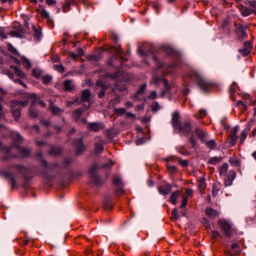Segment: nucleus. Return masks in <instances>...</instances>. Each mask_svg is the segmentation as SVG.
Instances as JSON below:
<instances>
[{
    "label": "nucleus",
    "mask_w": 256,
    "mask_h": 256,
    "mask_svg": "<svg viewBox=\"0 0 256 256\" xmlns=\"http://www.w3.org/2000/svg\"><path fill=\"white\" fill-rule=\"evenodd\" d=\"M220 177H224L225 187H231L233 182L237 178V172L235 170H229V164L224 163L218 168Z\"/></svg>",
    "instance_id": "obj_1"
},
{
    "label": "nucleus",
    "mask_w": 256,
    "mask_h": 256,
    "mask_svg": "<svg viewBox=\"0 0 256 256\" xmlns=\"http://www.w3.org/2000/svg\"><path fill=\"white\" fill-rule=\"evenodd\" d=\"M29 105V101L19 102L17 100L12 101L11 103V111L15 121L21 117V107H27Z\"/></svg>",
    "instance_id": "obj_2"
},
{
    "label": "nucleus",
    "mask_w": 256,
    "mask_h": 256,
    "mask_svg": "<svg viewBox=\"0 0 256 256\" xmlns=\"http://www.w3.org/2000/svg\"><path fill=\"white\" fill-rule=\"evenodd\" d=\"M194 76L196 78V82L198 84V87L202 91H207L208 87H211L213 85V82L209 81L201 72H194Z\"/></svg>",
    "instance_id": "obj_3"
},
{
    "label": "nucleus",
    "mask_w": 256,
    "mask_h": 256,
    "mask_svg": "<svg viewBox=\"0 0 256 256\" xmlns=\"http://www.w3.org/2000/svg\"><path fill=\"white\" fill-rule=\"evenodd\" d=\"M218 226L223 231L225 237H231V235H233V228L231 223H229L227 220H219Z\"/></svg>",
    "instance_id": "obj_4"
},
{
    "label": "nucleus",
    "mask_w": 256,
    "mask_h": 256,
    "mask_svg": "<svg viewBox=\"0 0 256 256\" xmlns=\"http://www.w3.org/2000/svg\"><path fill=\"white\" fill-rule=\"evenodd\" d=\"M89 177L95 185H101V178L97 175V165H93L89 170Z\"/></svg>",
    "instance_id": "obj_5"
},
{
    "label": "nucleus",
    "mask_w": 256,
    "mask_h": 256,
    "mask_svg": "<svg viewBox=\"0 0 256 256\" xmlns=\"http://www.w3.org/2000/svg\"><path fill=\"white\" fill-rule=\"evenodd\" d=\"M237 133H239V126H235L231 129L228 139L230 141V147L237 145Z\"/></svg>",
    "instance_id": "obj_6"
},
{
    "label": "nucleus",
    "mask_w": 256,
    "mask_h": 256,
    "mask_svg": "<svg viewBox=\"0 0 256 256\" xmlns=\"http://www.w3.org/2000/svg\"><path fill=\"white\" fill-rule=\"evenodd\" d=\"M252 125H256V119L255 118L250 120L248 122L247 128L244 131L241 132V136H240L241 143H244L245 140L247 139V131H249L251 129Z\"/></svg>",
    "instance_id": "obj_7"
},
{
    "label": "nucleus",
    "mask_w": 256,
    "mask_h": 256,
    "mask_svg": "<svg viewBox=\"0 0 256 256\" xmlns=\"http://www.w3.org/2000/svg\"><path fill=\"white\" fill-rule=\"evenodd\" d=\"M178 128L182 135H189V133L192 131L191 122H184V124Z\"/></svg>",
    "instance_id": "obj_8"
},
{
    "label": "nucleus",
    "mask_w": 256,
    "mask_h": 256,
    "mask_svg": "<svg viewBox=\"0 0 256 256\" xmlns=\"http://www.w3.org/2000/svg\"><path fill=\"white\" fill-rule=\"evenodd\" d=\"M87 128L89 129V131H94L95 133H97V131H101V129H104V126L101 123L92 122L87 125Z\"/></svg>",
    "instance_id": "obj_9"
},
{
    "label": "nucleus",
    "mask_w": 256,
    "mask_h": 256,
    "mask_svg": "<svg viewBox=\"0 0 256 256\" xmlns=\"http://www.w3.org/2000/svg\"><path fill=\"white\" fill-rule=\"evenodd\" d=\"M89 99H91V92L89 90L82 91V101L83 103H87L86 107L89 109L91 107V103H89Z\"/></svg>",
    "instance_id": "obj_10"
},
{
    "label": "nucleus",
    "mask_w": 256,
    "mask_h": 256,
    "mask_svg": "<svg viewBox=\"0 0 256 256\" xmlns=\"http://www.w3.org/2000/svg\"><path fill=\"white\" fill-rule=\"evenodd\" d=\"M9 35L10 37H16L18 39H21L25 35V30L19 27L17 30L10 31Z\"/></svg>",
    "instance_id": "obj_11"
},
{
    "label": "nucleus",
    "mask_w": 256,
    "mask_h": 256,
    "mask_svg": "<svg viewBox=\"0 0 256 256\" xmlns=\"http://www.w3.org/2000/svg\"><path fill=\"white\" fill-rule=\"evenodd\" d=\"M251 49H252L251 43L245 42L244 49H240L239 52L241 53V55H243V57H247V55L251 53Z\"/></svg>",
    "instance_id": "obj_12"
},
{
    "label": "nucleus",
    "mask_w": 256,
    "mask_h": 256,
    "mask_svg": "<svg viewBox=\"0 0 256 256\" xmlns=\"http://www.w3.org/2000/svg\"><path fill=\"white\" fill-rule=\"evenodd\" d=\"M171 189H172V187L169 184H166L165 186L158 187L159 193L161 195H169V193H171Z\"/></svg>",
    "instance_id": "obj_13"
},
{
    "label": "nucleus",
    "mask_w": 256,
    "mask_h": 256,
    "mask_svg": "<svg viewBox=\"0 0 256 256\" xmlns=\"http://www.w3.org/2000/svg\"><path fill=\"white\" fill-rule=\"evenodd\" d=\"M206 215L210 217V219H215V217H219V212H217L215 209L207 208Z\"/></svg>",
    "instance_id": "obj_14"
},
{
    "label": "nucleus",
    "mask_w": 256,
    "mask_h": 256,
    "mask_svg": "<svg viewBox=\"0 0 256 256\" xmlns=\"http://www.w3.org/2000/svg\"><path fill=\"white\" fill-rule=\"evenodd\" d=\"M30 99L32 100V105H36V103H38V105H40L42 107H47V104H45V102L37 99V96L35 94L30 95Z\"/></svg>",
    "instance_id": "obj_15"
},
{
    "label": "nucleus",
    "mask_w": 256,
    "mask_h": 256,
    "mask_svg": "<svg viewBox=\"0 0 256 256\" xmlns=\"http://www.w3.org/2000/svg\"><path fill=\"white\" fill-rule=\"evenodd\" d=\"M229 163L232 165V167H241V159L237 157H230Z\"/></svg>",
    "instance_id": "obj_16"
},
{
    "label": "nucleus",
    "mask_w": 256,
    "mask_h": 256,
    "mask_svg": "<svg viewBox=\"0 0 256 256\" xmlns=\"http://www.w3.org/2000/svg\"><path fill=\"white\" fill-rule=\"evenodd\" d=\"M223 161V157L221 156H215V157H212L208 160V163L210 165H219V163H221Z\"/></svg>",
    "instance_id": "obj_17"
},
{
    "label": "nucleus",
    "mask_w": 256,
    "mask_h": 256,
    "mask_svg": "<svg viewBox=\"0 0 256 256\" xmlns=\"http://www.w3.org/2000/svg\"><path fill=\"white\" fill-rule=\"evenodd\" d=\"M179 195V191H175L171 194L170 203H172V205H177V199H179Z\"/></svg>",
    "instance_id": "obj_18"
},
{
    "label": "nucleus",
    "mask_w": 256,
    "mask_h": 256,
    "mask_svg": "<svg viewBox=\"0 0 256 256\" xmlns=\"http://www.w3.org/2000/svg\"><path fill=\"white\" fill-rule=\"evenodd\" d=\"M240 12L244 17H248V15H251L253 13V10L245 6H240Z\"/></svg>",
    "instance_id": "obj_19"
},
{
    "label": "nucleus",
    "mask_w": 256,
    "mask_h": 256,
    "mask_svg": "<svg viewBox=\"0 0 256 256\" xmlns=\"http://www.w3.org/2000/svg\"><path fill=\"white\" fill-rule=\"evenodd\" d=\"M172 125L174 127H180L179 125V112H175L172 116Z\"/></svg>",
    "instance_id": "obj_20"
},
{
    "label": "nucleus",
    "mask_w": 256,
    "mask_h": 256,
    "mask_svg": "<svg viewBox=\"0 0 256 256\" xmlns=\"http://www.w3.org/2000/svg\"><path fill=\"white\" fill-rule=\"evenodd\" d=\"M76 149L77 153H83L85 151V144H83L81 139L77 140Z\"/></svg>",
    "instance_id": "obj_21"
},
{
    "label": "nucleus",
    "mask_w": 256,
    "mask_h": 256,
    "mask_svg": "<svg viewBox=\"0 0 256 256\" xmlns=\"http://www.w3.org/2000/svg\"><path fill=\"white\" fill-rule=\"evenodd\" d=\"M196 135L202 141V143H205V137H207V133L203 132V130L196 129Z\"/></svg>",
    "instance_id": "obj_22"
},
{
    "label": "nucleus",
    "mask_w": 256,
    "mask_h": 256,
    "mask_svg": "<svg viewBox=\"0 0 256 256\" xmlns=\"http://www.w3.org/2000/svg\"><path fill=\"white\" fill-rule=\"evenodd\" d=\"M19 157H29L31 155V150L26 149V148H19Z\"/></svg>",
    "instance_id": "obj_23"
},
{
    "label": "nucleus",
    "mask_w": 256,
    "mask_h": 256,
    "mask_svg": "<svg viewBox=\"0 0 256 256\" xmlns=\"http://www.w3.org/2000/svg\"><path fill=\"white\" fill-rule=\"evenodd\" d=\"M75 4V0H66V3L63 6V11L67 13L71 9V5Z\"/></svg>",
    "instance_id": "obj_24"
},
{
    "label": "nucleus",
    "mask_w": 256,
    "mask_h": 256,
    "mask_svg": "<svg viewBox=\"0 0 256 256\" xmlns=\"http://www.w3.org/2000/svg\"><path fill=\"white\" fill-rule=\"evenodd\" d=\"M50 111H52L53 115H59L63 113V110H61L59 107L55 106V104L50 105Z\"/></svg>",
    "instance_id": "obj_25"
},
{
    "label": "nucleus",
    "mask_w": 256,
    "mask_h": 256,
    "mask_svg": "<svg viewBox=\"0 0 256 256\" xmlns=\"http://www.w3.org/2000/svg\"><path fill=\"white\" fill-rule=\"evenodd\" d=\"M33 31H34V39H36V41H40L42 34H41V30L37 29V27L33 26Z\"/></svg>",
    "instance_id": "obj_26"
},
{
    "label": "nucleus",
    "mask_w": 256,
    "mask_h": 256,
    "mask_svg": "<svg viewBox=\"0 0 256 256\" xmlns=\"http://www.w3.org/2000/svg\"><path fill=\"white\" fill-rule=\"evenodd\" d=\"M219 191H221V184L220 183L214 184L212 188V195L215 197L216 195H218Z\"/></svg>",
    "instance_id": "obj_27"
},
{
    "label": "nucleus",
    "mask_w": 256,
    "mask_h": 256,
    "mask_svg": "<svg viewBox=\"0 0 256 256\" xmlns=\"http://www.w3.org/2000/svg\"><path fill=\"white\" fill-rule=\"evenodd\" d=\"M204 144L206 145V147H208V149H215V147H217V143L215 142V140H205Z\"/></svg>",
    "instance_id": "obj_28"
},
{
    "label": "nucleus",
    "mask_w": 256,
    "mask_h": 256,
    "mask_svg": "<svg viewBox=\"0 0 256 256\" xmlns=\"http://www.w3.org/2000/svg\"><path fill=\"white\" fill-rule=\"evenodd\" d=\"M231 249L234 252V255H239V253H241V247H239L238 243H233Z\"/></svg>",
    "instance_id": "obj_29"
},
{
    "label": "nucleus",
    "mask_w": 256,
    "mask_h": 256,
    "mask_svg": "<svg viewBox=\"0 0 256 256\" xmlns=\"http://www.w3.org/2000/svg\"><path fill=\"white\" fill-rule=\"evenodd\" d=\"M73 87V82H71V80L64 81V89L66 91H72Z\"/></svg>",
    "instance_id": "obj_30"
},
{
    "label": "nucleus",
    "mask_w": 256,
    "mask_h": 256,
    "mask_svg": "<svg viewBox=\"0 0 256 256\" xmlns=\"http://www.w3.org/2000/svg\"><path fill=\"white\" fill-rule=\"evenodd\" d=\"M29 115L32 119H36V117L39 116V113L37 112V110L35 109V107L31 106L30 110H29Z\"/></svg>",
    "instance_id": "obj_31"
},
{
    "label": "nucleus",
    "mask_w": 256,
    "mask_h": 256,
    "mask_svg": "<svg viewBox=\"0 0 256 256\" xmlns=\"http://www.w3.org/2000/svg\"><path fill=\"white\" fill-rule=\"evenodd\" d=\"M237 33H238V36L241 37L242 39L247 37V33L245 32V29H243V27H239L237 29Z\"/></svg>",
    "instance_id": "obj_32"
},
{
    "label": "nucleus",
    "mask_w": 256,
    "mask_h": 256,
    "mask_svg": "<svg viewBox=\"0 0 256 256\" xmlns=\"http://www.w3.org/2000/svg\"><path fill=\"white\" fill-rule=\"evenodd\" d=\"M11 69H13L18 77H25V74L23 71L19 70L17 66H11Z\"/></svg>",
    "instance_id": "obj_33"
},
{
    "label": "nucleus",
    "mask_w": 256,
    "mask_h": 256,
    "mask_svg": "<svg viewBox=\"0 0 256 256\" xmlns=\"http://www.w3.org/2000/svg\"><path fill=\"white\" fill-rule=\"evenodd\" d=\"M104 147L103 144L97 143L95 145V153H103Z\"/></svg>",
    "instance_id": "obj_34"
},
{
    "label": "nucleus",
    "mask_w": 256,
    "mask_h": 256,
    "mask_svg": "<svg viewBox=\"0 0 256 256\" xmlns=\"http://www.w3.org/2000/svg\"><path fill=\"white\" fill-rule=\"evenodd\" d=\"M114 185H117V187H121L123 185V182L121 181V177L119 176H114Z\"/></svg>",
    "instance_id": "obj_35"
},
{
    "label": "nucleus",
    "mask_w": 256,
    "mask_h": 256,
    "mask_svg": "<svg viewBox=\"0 0 256 256\" xmlns=\"http://www.w3.org/2000/svg\"><path fill=\"white\" fill-rule=\"evenodd\" d=\"M177 219H179V212H178L177 208H174L172 210V220L177 221Z\"/></svg>",
    "instance_id": "obj_36"
},
{
    "label": "nucleus",
    "mask_w": 256,
    "mask_h": 256,
    "mask_svg": "<svg viewBox=\"0 0 256 256\" xmlns=\"http://www.w3.org/2000/svg\"><path fill=\"white\" fill-rule=\"evenodd\" d=\"M198 187L200 189V191H203L205 189V187H207V184L205 183V180H199L198 182Z\"/></svg>",
    "instance_id": "obj_37"
},
{
    "label": "nucleus",
    "mask_w": 256,
    "mask_h": 256,
    "mask_svg": "<svg viewBox=\"0 0 256 256\" xmlns=\"http://www.w3.org/2000/svg\"><path fill=\"white\" fill-rule=\"evenodd\" d=\"M42 81H43L44 85H49V82L53 81V77H51V76H44L42 78Z\"/></svg>",
    "instance_id": "obj_38"
},
{
    "label": "nucleus",
    "mask_w": 256,
    "mask_h": 256,
    "mask_svg": "<svg viewBox=\"0 0 256 256\" xmlns=\"http://www.w3.org/2000/svg\"><path fill=\"white\" fill-rule=\"evenodd\" d=\"M54 69H56V71L59 73H65V67L63 65H55Z\"/></svg>",
    "instance_id": "obj_39"
},
{
    "label": "nucleus",
    "mask_w": 256,
    "mask_h": 256,
    "mask_svg": "<svg viewBox=\"0 0 256 256\" xmlns=\"http://www.w3.org/2000/svg\"><path fill=\"white\" fill-rule=\"evenodd\" d=\"M145 89H147V84H143L140 89L137 91V95H142V93H145Z\"/></svg>",
    "instance_id": "obj_40"
},
{
    "label": "nucleus",
    "mask_w": 256,
    "mask_h": 256,
    "mask_svg": "<svg viewBox=\"0 0 256 256\" xmlns=\"http://www.w3.org/2000/svg\"><path fill=\"white\" fill-rule=\"evenodd\" d=\"M115 112L118 115H125L127 113V110H125V108H118V109L115 110Z\"/></svg>",
    "instance_id": "obj_41"
},
{
    "label": "nucleus",
    "mask_w": 256,
    "mask_h": 256,
    "mask_svg": "<svg viewBox=\"0 0 256 256\" xmlns=\"http://www.w3.org/2000/svg\"><path fill=\"white\" fill-rule=\"evenodd\" d=\"M23 63L25 65L26 69H31V61H29V59L24 58Z\"/></svg>",
    "instance_id": "obj_42"
},
{
    "label": "nucleus",
    "mask_w": 256,
    "mask_h": 256,
    "mask_svg": "<svg viewBox=\"0 0 256 256\" xmlns=\"http://www.w3.org/2000/svg\"><path fill=\"white\" fill-rule=\"evenodd\" d=\"M198 115H199L200 119H203V117H206V116H207V110L201 109V110L198 112Z\"/></svg>",
    "instance_id": "obj_43"
},
{
    "label": "nucleus",
    "mask_w": 256,
    "mask_h": 256,
    "mask_svg": "<svg viewBox=\"0 0 256 256\" xmlns=\"http://www.w3.org/2000/svg\"><path fill=\"white\" fill-rule=\"evenodd\" d=\"M188 202H189V198L187 196L184 197L181 203V208L183 209L184 207H187Z\"/></svg>",
    "instance_id": "obj_44"
},
{
    "label": "nucleus",
    "mask_w": 256,
    "mask_h": 256,
    "mask_svg": "<svg viewBox=\"0 0 256 256\" xmlns=\"http://www.w3.org/2000/svg\"><path fill=\"white\" fill-rule=\"evenodd\" d=\"M211 237L212 239H217V237H219V231L212 230Z\"/></svg>",
    "instance_id": "obj_45"
},
{
    "label": "nucleus",
    "mask_w": 256,
    "mask_h": 256,
    "mask_svg": "<svg viewBox=\"0 0 256 256\" xmlns=\"http://www.w3.org/2000/svg\"><path fill=\"white\" fill-rule=\"evenodd\" d=\"M33 75L36 76V77H41L42 72L39 69H34L33 70Z\"/></svg>",
    "instance_id": "obj_46"
},
{
    "label": "nucleus",
    "mask_w": 256,
    "mask_h": 256,
    "mask_svg": "<svg viewBox=\"0 0 256 256\" xmlns=\"http://www.w3.org/2000/svg\"><path fill=\"white\" fill-rule=\"evenodd\" d=\"M159 81H161V78H159L158 76H153L151 83H153L154 85H157Z\"/></svg>",
    "instance_id": "obj_47"
},
{
    "label": "nucleus",
    "mask_w": 256,
    "mask_h": 256,
    "mask_svg": "<svg viewBox=\"0 0 256 256\" xmlns=\"http://www.w3.org/2000/svg\"><path fill=\"white\" fill-rule=\"evenodd\" d=\"M167 167H168L170 173H175V171H177V167H175V166L168 164Z\"/></svg>",
    "instance_id": "obj_48"
},
{
    "label": "nucleus",
    "mask_w": 256,
    "mask_h": 256,
    "mask_svg": "<svg viewBox=\"0 0 256 256\" xmlns=\"http://www.w3.org/2000/svg\"><path fill=\"white\" fill-rule=\"evenodd\" d=\"M0 37L1 39H7V34L5 33V30L3 29L0 30Z\"/></svg>",
    "instance_id": "obj_49"
},
{
    "label": "nucleus",
    "mask_w": 256,
    "mask_h": 256,
    "mask_svg": "<svg viewBox=\"0 0 256 256\" xmlns=\"http://www.w3.org/2000/svg\"><path fill=\"white\" fill-rule=\"evenodd\" d=\"M98 87H101V89H107V86L103 83V81L97 82Z\"/></svg>",
    "instance_id": "obj_50"
},
{
    "label": "nucleus",
    "mask_w": 256,
    "mask_h": 256,
    "mask_svg": "<svg viewBox=\"0 0 256 256\" xmlns=\"http://www.w3.org/2000/svg\"><path fill=\"white\" fill-rule=\"evenodd\" d=\"M81 113H83L82 110H76V111L74 112V115H75L76 119H79V117H81Z\"/></svg>",
    "instance_id": "obj_51"
},
{
    "label": "nucleus",
    "mask_w": 256,
    "mask_h": 256,
    "mask_svg": "<svg viewBox=\"0 0 256 256\" xmlns=\"http://www.w3.org/2000/svg\"><path fill=\"white\" fill-rule=\"evenodd\" d=\"M180 165H182V167H187V165H189V162H187V160H179Z\"/></svg>",
    "instance_id": "obj_52"
},
{
    "label": "nucleus",
    "mask_w": 256,
    "mask_h": 256,
    "mask_svg": "<svg viewBox=\"0 0 256 256\" xmlns=\"http://www.w3.org/2000/svg\"><path fill=\"white\" fill-rule=\"evenodd\" d=\"M57 1L56 0H46V5H56Z\"/></svg>",
    "instance_id": "obj_53"
},
{
    "label": "nucleus",
    "mask_w": 256,
    "mask_h": 256,
    "mask_svg": "<svg viewBox=\"0 0 256 256\" xmlns=\"http://www.w3.org/2000/svg\"><path fill=\"white\" fill-rule=\"evenodd\" d=\"M9 183L12 185V187H15V185H17V182H15V179L13 177L9 178Z\"/></svg>",
    "instance_id": "obj_54"
},
{
    "label": "nucleus",
    "mask_w": 256,
    "mask_h": 256,
    "mask_svg": "<svg viewBox=\"0 0 256 256\" xmlns=\"http://www.w3.org/2000/svg\"><path fill=\"white\" fill-rule=\"evenodd\" d=\"M5 117V112H3V106L0 104V119H3Z\"/></svg>",
    "instance_id": "obj_55"
},
{
    "label": "nucleus",
    "mask_w": 256,
    "mask_h": 256,
    "mask_svg": "<svg viewBox=\"0 0 256 256\" xmlns=\"http://www.w3.org/2000/svg\"><path fill=\"white\" fill-rule=\"evenodd\" d=\"M52 61H53V63H59V61H61V59L59 58V56H53Z\"/></svg>",
    "instance_id": "obj_56"
},
{
    "label": "nucleus",
    "mask_w": 256,
    "mask_h": 256,
    "mask_svg": "<svg viewBox=\"0 0 256 256\" xmlns=\"http://www.w3.org/2000/svg\"><path fill=\"white\" fill-rule=\"evenodd\" d=\"M126 118L131 117L132 119H135V114L131 113V112H126Z\"/></svg>",
    "instance_id": "obj_57"
},
{
    "label": "nucleus",
    "mask_w": 256,
    "mask_h": 256,
    "mask_svg": "<svg viewBox=\"0 0 256 256\" xmlns=\"http://www.w3.org/2000/svg\"><path fill=\"white\" fill-rule=\"evenodd\" d=\"M190 143H191L192 147H197V141H195L194 138H190Z\"/></svg>",
    "instance_id": "obj_58"
},
{
    "label": "nucleus",
    "mask_w": 256,
    "mask_h": 256,
    "mask_svg": "<svg viewBox=\"0 0 256 256\" xmlns=\"http://www.w3.org/2000/svg\"><path fill=\"white\" fill-rule=\"evenodd\" d=\"M76 55H78L79 57H83L84 55L83 49L79 48Z\"/></svg>",
    "instance_id": "obj_59"
},
{
    "label": "nucleus",
    "mask_w": 256,
    "mask_h": 256,
    "mask_svg": "<svg viewBox=\"0 0 256 256\" xmlns=\"http://www.w3.org/2000/svg\"><path fill=\"white\" fill-rule=\"evenodd\" d=\"M156 98H157V92L156 91L151 92L150 99H156Z\"/></svg>",
    "instance_id": "obj_60"
},
{
    "label": "nucleus",
    "mask_w": 256,
    "mask_h": 256,
    "mask_svg": "<svg viewBox=\"0 0 256 256\" xmlns=\"http://www.w3.org/2000/svg\"><path fill=\"white\" fill-rule=\"evenodd\" d=\"M143 109H145V105H139L136 107V111H143Z\"/></svg>",
    "instance_id": "obj_61"
},
{
    "label": "nucleus",
    "mask_w": 256,
    "mask_h": 256,
    "mask_svg": "<svg viewBox=\"0 0 256 256\" xmlns=\"http://www.w3.org/2000/svg\"><path fill=\"white\" fill-rule=\"evenodd\" d=\"M103 167H113V161L109 160L107 164H104Z\"/></svg>",
    "instance_id": "obj_62"
},
{
    "label": "nucleus",
    "mask_w": 256,
    "mask_h": 256,
    "mask_svg": "<svg viewBox=\"0 0 256 256\" xmlns=\"http://www.w3.org/2000/svg\"><path fill=\"white\" fill-rule=\"evenodd\" d=\"M77 54H75V53H70V57H71V59H73L74 61L77 59Z\"/></svg>",
    "instance_id": "obj_63"
},
{
    "label": "nucleus",
    "mask_w": 256,
    "mask_h": 256,
    "mask_svg": "<svg viewBox=\"0 0 256 256\" xmlns=\"http://www.w3.org/2000/svg\"><path fill=\"white\" fill-rule=\"evenodd\" d=\"M187 195H193V190L192 189H186Z\"/></svg>",
    "instance_id": "obj_64"
}]
</instances>
